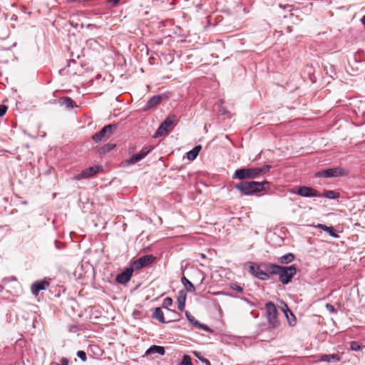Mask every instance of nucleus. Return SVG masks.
Wrapping results in <instances>:
<instances>
[{"instance_id": "cd10ccee", "label": "nucleus", "mask_w": 365, "mask_h": 365, "mask_svg": "<svg viewBox=\"0 0 365 365\" xmlns=\"http://www.w3.org/2000/svg\"><path fill=\"white\" fill-rule=\"evenodd\" d=\"M180 365H192L191 357L188 355H184Z\"/></svg>"}, {"instance_id": "72a5a7b5", "label": "nucleus", "mask_w": 365, "mask_h": 365, "mask_svg": "<svg viewBox=\"0 0 365 365\" xmlns=\"http://www.w3.org/2000/svg\"><path fill=\"white\" fill-rule=\"evenodd\" d=\"M185 314L187 320L194 325L195 321H197V319H195V318L193 316H192L188 312H186Z\"/></svg>"}, {"instance_id": "a211bd4d", "label": "nucleus", "mask_w": 365, "mask_h": 365, "mask_svg": "<svg viewBox=\"0 0 365 365\" xmlns=\"http://www.w3.org/2000/svg\"><path fill=\"white\" fill-rule=\"evenodd\" d=\"M320 360L322 361H339L341 360V357L336 354H323L320 356Z\"/></svg>"}, {"instance_id": "ea45409f", "label": "nucleus", "mask_w": 365, "mask_h": 365, "mask_svg": "<svg viewBox=\"0 0 365 365\" xmlns=\"http://www.w3.org/2000/svg\"><path fill=\"white\" fill-rule=\"evenodd\" d=\"M114 2L118 3V0H114Z\"/></svg>"}, {"instance_id": "6e6552de", "label": "nucleus", "mask_w": 365, "mask_h": 365, "mask_svg": "<svg viewBox=\"0 0 365 365\" xmlns=\"http://www.w3.org/2000/svg\"><path fill=\"white\" fill-rule=\"evenodd\" d=\"M294 193L304 197H321V194L318 191L306 186L299 187Z\"/></svg>"}, {"instance_id": "4be33fe9", "label": "nucleus", "mask_w": 365, "mask_h": 365, "mask_svg": "<svg viewBox=\"0 0 365 365\" xmlns=\"http://www.w3.org/2000/svg\"><path fill=\"white\" fill-rule=\"evenodd\" d=\"M173 304V299L170 298V297H166L164 300H163V307L164 308H166L167 309V311L168 312H170V313H173L175 317H177L178 316V313L175 311H173L171 309H170L168 307L172 306Z\"/></svg>"}, {"instance_id": "c756f323", "label": "nucleus", "mask_w": 365, "mask_h": 365, "mask_svg": "<svg viewBox=\"0 0 365 365\" xmlns=\"http://www.w3.org/2000/svg\"><path fill=\"white\" fill-rule=\"evenodd\" d=\"M115 147V144L108 143V144L105 145L103 148H101V152L104 153V152L109 151V150L113 149Z\"/></svg>"}, {"instance_id": "423d86ee", "label": "nucleus", "mask_w": 365, "mask_h": 365, "mask_svg": "<svg viewBox=\"0 0 365 365\" xmlns=\"http://www.w3.org/2000/svg\"><path fill=\"white\" fill-rule=\"evenodd\" d=\"M175 120V115L168 116L159 126L156 133H155L154 137L158 138L168 134L171 130V128L173 127Z\"/></svg>"}, {"instance_id": "58836bf2", "label": "nucleus", "mask_w": 365, "mask_h": 365, "mask_svg": "<svg viewBox=\"0 0 365 365\" xmlns=\"http://www.w3.org/2000/svg\"><path fill=\"white\" fill-rule=\"evenodd\" d=\"M51 365H58V363L52 362V363L51 364Z\"/></svg>"}, {"instance_id": "ddd939ff", "label": "nucleus", "mask_w": 365, "mask_h": 365, "mask_svg": "<svg viewBox=\"0 0 365 365\" xmlns=\"http://www.w3.org/2000/svg\"><path fill=\"white\" fill-rule=\"evenodd\" d=\"M49 284L45 280L37 281L31 285L32 293L37 296L40 291L45 290Z\"/></svg>"}, {"instance_id": "f03ea898", "label": "nucleus", "mask_w": 365, "mask_h": 365, "mask_svg": "<svg viewBox=\"0 0 365 365\" xmlns=\"http://www.w3.org/2000/svg\"><path fill=\"white\" fill-rule=\"evenodd\" d=\"M268 181L264 182H241L235 185V188L243 195H252L255 193L265 190L269 187Z\"/></svg>"}, {"instance_id": "e433bc0d", "label": "nucleus", "mask_w": 365, "mask_h": 365, "mask_svg": "<svg viewBox=\"0 0 365 365\" xmlns=\"http://www.w3.org/2000/svg\"><path fill=\"white\" fill-rule=\"evenodd\" d=\"M58 365H68V361L66 358H62L60 360V363H58Z\"/></svg>"}, {"instance_id": "7ed1b4c3", "label": "nucleus", "mask_w": 365, "mask_h": 365, "mask_svg": "<svg viewBox=\"0 0 365 365\" xmlns=\"http://www.w3.org/2000/svg\"><path fill=\"white\" fill-rule=\"evenodd\" d=\"M271 165H266L262 168H250L236 170L232 175V179L245 180L257 178L260 174L269 170Z\"/></svg>"}, {"instance_id": "c9c22d12", "label": "nucleus", "mask_w": 365, "mask_h": 365, "mask_svg": "<svg viewBox=\"0 0 365 365\" xmlns=\"http://www.w3.org/2000/svg\"><path fill=\"white\" fill-rule=\"evenodd\" d=\"M326 309L331 313H334L336 312V310L334 307L333 305H331V304H327L326 306H325Z\"/></svg>"}, {"instance_id": "393cba45", "label": "nucleus", "mask_w": 365, "mask_h": 365, "mask_svg": "<svg viewBox=\"0 0 365 365\" xmlns=\"http://www.w3.org/2000/svg\"><path fill=\"white\" fill-rule=\"evenodd\" d=\"M143 159L139 153L133 155L128 160V164H134Z\"/></svg>"}, {"instance_id": "7c9ffc66", "label": "nucleus", "mask_w": 365, "mask_h": 365, "mask_svg": "<svg viewBox=\"0 0 365 365\" xmlns=\"http://www.w3.org/2000/svg\"><path fill=\"white\" fill-rule=\"evenodd\" d=\"M350 347L353 351H360L362 349L361 346L356 341L351 342Z\"/></svg>"}, {"instance_id": "4468645a", "label": "nucleus", "mask_w": 365, "mask_h": 365, "mask_svg": "<svg viewBox=\"0 0 365 365\" xmlns=\"http://www.w3.org/2000/svg\"><path fill=\"white\" fill-rule=\"evenodd\" d=\"M153 317L155 318L157 320H158L161 323H167V322H171L172 320H173V321L177 320V319L165 320V319L164 317V314H163L161 308H160V307H157L155 309L154 313H153Z\"/></svg>"}, {"instance_id": "f257e3e1", "label": "nucleus", "mask_w": 365, "mask_h": 365, "mask_svg": "<svg viewBox=\"0 0 365 365\" xmlns=\"http://www.w3.org/2000/svg\"><path fill=\"white\" fill-rule=\"evenodd\" d=\"M267 269L270 274L278 275L279 282L283 284H289L297 274V267L294 265L282 267L274 264H269L267 266Z\"/></svg>"}, {"instance_id": "f8f14e48", "label": "nucleus", "mask_w": 365, "mask_h": 365, "mask_svg": "<svg viewBox=\"0 0 365 365\" xmlns=\"http://www.w3.org/2000/svg\"><path fill=\"white\" fill-rule=\"evenodd\" d=\"M133 273V268H127L116 277V282L124 284L130 281Z\"/></svg>"}, {"instance_id": "dca6fc26", "label": "nucleus", "mask_w": 365, "mask_h": 365, "mask_svg": "<svg viewBox=\"0 0 365 365\" xmlns=\"http://www.w3.org/2000/svg\"><path fill=\"white\" fill-rule=\"evenodd\" d=\"M153 354H158L161 356L165 354V349L163 346L153 345L145 352V354L151 355Z\"/></svg>"}, {"instance_id": "4c0bfd02", "label": "nucleus", "mask_w": 365, "mask_h": 365, "mask_svg": "<svg viewBox=\"0 0 365 365\" xmlns=\"http://www.w3.org/2000/svg\"><path fill=\"white\" fill-rule=\"evenodd\" d=\"M288 312L289 313V314L292 316V317L294 319V321L295 322V317L289 310L284 312V314H285L286 317H287V319H289Z\"/></svg>"}, {"instance_id": "f704fd0d", "label": "nucleus", "mask_w": 365, "mask_h": 365, "mask_svg": "<svg viewBox=\"0 0 365 365\" xmlns=\"http://www.w3.org/2000/svg\"><path fill=\"white\" fill-rule=\"evenodd\" d=\"M7 110V106L5 105H0V117L3 116Z\"/></svg>"}, {"instance_id": "9d476101", "label": "nucleus", "mask_w": 365, "mask_h": 365, "mask_svg": "<svg viewBox=\"0 0 365 365\" xmlns=\"http://www.w3.org/2000/svg\"><path fill=\"white\" fill-rule=\"evenodd\" d=\"M99 170L100 168L98 165L91 166L87 169L82 170L79 174L76 175L74 177V179L76 180H80L81 179L88 178L98 173Z\"/></svg>"}, {"instance_id": "bb28decb", "label": "nucleus", "mask_w": 365, "mask_h": 365, "mask_svg": "<svg viewBox=\"0 0 365 365\" xmlns=\"http://www.w3.org/2000/svg\"><path fill=\"white\" fill-rule=\"evenodd\" d=\"M153 150V147L147 146L144 147L140 152V155L144 158L151 150Z\"/></svg>"}, {"instance_id": "2f4dec72", "label": "nucleus", "mask_w": 365, "mask_h": 365, "mask_svg": "<svg viewBox=\"0 0 365 365\" xmlns=\"http://www.w3.org/2000/svg\"><path fill=\"white\" fill-rule=\"evenodd\" d=\"M77 356L83 361H86L87 360V356H86V354L85 351H78L77 352Z\"/></svg>"}, {"instance_id": "1a4fd4ad", "label": "nucleus", "mask_w": 365, "mask_h": 365, "mask_svg": "<svg viewBox=\"0 0 365 365\" xmlns=\"http://www.w3.org/2000/svg\"><path fill=\"white\" fill-rule=\"evenodd\" d=\"M155 259V257L151 255H144L135 260L133 266L135 269H140L151 264Z\"/></svg>"}, {"instance_id": "412c9836", "label": "nucleus", "mask_w": 365, "mask_h": 365, "mask_svg": "<svg viewBox=\"0 0 365 365\" xmlns=\"http://www.w3.org/2000/svg\"><path fill=\"white\" fill-rule=\"evenodd\" d=\"M161 97L159 96H154L148 101L146 107L150 109L160 103Z\"/></svg>"}, {"instance_id": "9b49d317", "label": "nucleus", "mask_w": 365, "mask_h": 365, "mask_svg": "<svg viewBox=\"0 0 365 365\" xmlns=\"http://www.w3.org/2000/svg\"><path fill=\"white\" fill-rule=\"evenodd\" d=\"M343 174H344V170L342 168H329V169H327V170H323L317 173V176L331 178V177L341 176Z\"/></svg>"}, {"instance_id": "2eb2a0df", "label": "nucleus", "mask_w": 365, "mask_h": 365, "mask_svg": "<svg viewBox=\"0 0 365 365\" xmlns=\"http://www.w3.org/2000/svg\"><path fill=\"white\" fill-rule=\"evenodd\" d=\"M187 294L185 290H180L178 297V305L180 311L182 312L185 308Z\"/></svg>"}, {"instance_id": "a19ab883", "label": "nucleus", "mask_w": 365, "mask_h": 365, "mask_svg": "<svg viewBox=\"0 0 365 365\" xmlns=\"http://www.w3.org/2000/svg\"><path fill=\"white\" fill-rule=\"evenodd\" d=\"M114 2L118 3V0H114Z\"/></svg>"}, {"instance_id": "20e7f679", "label": "nucleus", "mask_w": 365, "mask_h": 365, "mask_svg": "<svg viewBox=\"0 0 365 365\" xmlns=\"http://www.w3.org/2000/svg\"><path fill=\"white\" fill-rule=\"evenodd\" d=\"M268 264H262L260 265L255 264L252 262L248 263L249 272L255 277L261 280H267L269 279V271L267 269Z\"/></svg>"}, {"instance_id": "6ab92c4d", "label": "nucleus", "mask_w": 365, "mask_h": 365, "mask_svg": "<svg viewBox=\"0 0 365 365\" xmlns=\"http://www.w3.org/2000/svg\"><path fill=\"white\" fill-rule=\"evenodd\" d=\"M201 148V145H196L193 149L187 153V158L189 160H194L198 155Z\"/></svg>"}, {"instance_id": "b1692460", "label": "nucleus", "mask_w": 365, "mask_h": 365, "mask_svg": "<svg viewBox=\"0 0 365 365\" xmlns=\"http://www.w3.org/2000/svg\"><path fill=\"white\" fill-rule=\"evenodd\" d=\"M321 196L328 199H336L339 197V193L333 190H325Z\"/></svg>"}, {"instance_id": "c85d7f7f", "label": "nucleus", "mask_w": 365, "mask_h": 365, "mask_svg": "<svg viewBox=\"0 0 365 365\" xmlns=\"http://www.w3.org/2000/svg\"><path fill=\"white\" fill-rule=\"evenodd\" d=\"M194 325L199 329L205 330L207 331H210V329L207 325L200 324L197 320L195 321Z\"/></svg>"}, {"instance_id": "473e14b6", "label": "nucleus", "mask_w": 365, "mask_h": 365, "mask_svg": "<svg viewBox=\"0 0 365 365\" xmlns=\"http://www.w3.org/2000/svg\"><path fill=\"white\" fill-rule=\"evenodd\" d=\"M230 287L235 290V291H237L240 293L242 292L243 291V288L242 287H240V285L237 284H232L230 285Z\"/></svg>"}, {"instance_id": "5701e85b", "label": "nucleus", "mask_w": 365, "mask_h": 365, "mask_svg": "<svg viewBox=\"0 0 365 365\" xmlns=\"http://www.w3.org/2000/svg\"><path fill=\"white\" fill-rule=\"evenodd\" d=\"M294 259V256L292 253L284 255L279 257V262L282 264H288L292 262Z\"/></svg>"}, {"instance_id": "f3484780", "label": "nucleus", "mask_w": 365, "mask_h": 365, "mask_svg": "<svg viewBox=\"0 0 365 365\" xmlns=\"http://www.w3.org/2000/svg\"><path fill=\"white\" fill-rule=\"evenodd\" d=\"M317 228L322 230L329 234L331 237L334 238L339 237V235L336 233L335 230L333 227H328L323 224H318L315 226Z\"/></svg>"}, {"instance_id": "aec40b11", "label": "nucleus", "mask_w": 365, "mask_h": 365, "mask_svg": "<svg viewBox=\"0 0 365 365\" xmlns=\"http://www.w3.org/2000/svg\"><path fill=\"white\" fill-rule=\"evenodd\" d=\"M182 284L185 286V290L187 292H194L195 291V288L192 283L187 279L185 277H182L181 279Z\"/></svg>"}, {"instance_id": "39448f33", "label": "nucleus", "mask_w": 365, "mask_h": 365, "mask_svg": "<svg viewBox=\"0 0 365 365\" xmlns=\"http://www.w3.org/2000/svg\"><path fill=\"white\" fill-rule=\"evenodd\" d=\"M117 125L115 124H109L103 127L99 132L95 133L92 139L96 143H100L103 140H107L116 129Z\"/></svg>"}, {"instance_id": "a878e982", "label": "nucleus", "mask_w": 365, "mask_h": 365, "mask_svg": "<svg viewBox=\"0 0 365 365\" xmlns=\"http://www.w3.org/2000/svg\"><path fill=\"white\" fill-rule=\"evenodd\" d=\"M61 103L68 108H73V101L68 97L62 98Z\"/></svg>"}, {"instance_id": "0eeeda50", "label": "nucleus", "mask_w": 365, "mask_h": 365, "mask_svg": "<svg viewBox=\"0 0 365 365\" xmlns=\"http://www.w3.org/2000/svg\"><path fill=\"white\" fill-rule=\"evenodd\" d=\"M267 319L273 327L277 326V310L274 303L269 302L265 304Z\"/></svg>"}]
</instances>
